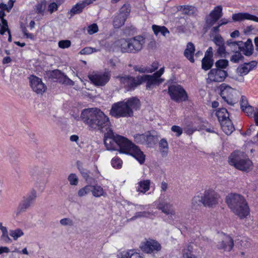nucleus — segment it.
Instances as JSON below:
<instances>
[{
    "mask_svg": "<svg viewBox=\"0 0 258 258\" xmlns=\"http://www.w3.org/2000/svg\"><path fill=\"white\" fill-rule=\"evenodd\" d=\"M139 99L136 97L128 98L126 101H119L112 104L110 114L115 118L127 117L133 115V109L140 108Z\"/></svg>",
    "mask_w": 258,
    "mask_h": 258,
    "instance_id": "obj_3",
    "label": "nucleus"
},
{
    "mask_svg": "<svg viewBox=\"0 0 258 258\" xmlns=\"http://www.w3.org/2000/svg\"><path fill=\"white\" fill-rule=\"evenodd\" d=\"M217 53L220 56H224L226 54V49L224 45L219 46Z\"/></svg>",
    "mask_w": 258,
    "mask_h": 258,
    "instance_id": "obj_59",
    "label": "nucleus"
},
{
    "mask_svg": "<svg viewBox=\"0 0 258 258\" xmlns=\"http://www.w3.org/2000/svg\"><path fill=\"white\" fill-rule=\"evenodd\" d=\"M126 20V16H123L122 14H118L113 19V24L115 28H118L123 26Z\"/></svg>",
    "mask_w": 258,
    "mask_h": 258,
    "instance_id": "obj_31",
    "label": "nucleus"
},
{
    "mask_svg": "<svg viewBox=\"0 0 258 258\" xmlns=\"http://www.w3.org/2000/svg\"><path fill=\"white\" fill-rule=\"evenodd\" d=\"M219 195L214 190H206L203 195V204L205 207H212L217 204Z\"/></svg>",
    "mask_w": 258,
    "mask_h": 258,
    "instance_id": "obj_15",
    "label": "nucleus"
},
{
    "mask_svg": "<svg viewBox=\"0 0 258 258\" xmlns=\"http://www.w3.org/2000/svg\"><path fill=\"white\" fill-rule=\"evenodd\" d=\"M228 60L225 59H219L215 62V66L216 67V69H221L223 70L228 66Z\"/></svg>",
    "mask_w": 258,
    "mask_h": 258,
    "instance_id": "obj_39",
    "label": "nucleus"
},
{
    "mask_svg": "<svg viewBox=\"0 0 258 258\" xmlns=\"http://www.w3.org/2000/svg\"><path fill=\"white\" fill-rule=\"evenodd\" d=\"M220 95L222 99L227 103V104L233 105L235 104L236 100L234 99V94L235 93V90L223 83L220 86Z\"/></svg>",
    "mask_w": 258,
    "mask_h": 258,
    "instance_id": "obj_13",
    "label": "nucleus"
},
{
    "mask_svg": "<svg viewBox=\"0 0 258 258\" xmlns=\"http://www.w3.org/2000/svg\"><path fill=\"white\" fill-rule=\"evenodd\" d=\"M121 255V258H143L135 249L123 251Z\"/></svg>",
    "mask_w": 258,
    "mask_h": 258,
    "instance_id": "obj_29",
    "label": "nucleus"
},
{
    "mask_svg": "<svg viewBox=\"0 0 258 258\" xmlns=\"http://www.w3.org/2000/svg\"><path fill=\"white\" fill-rule=\"evenodd\" d=\"M159 150L162 157H165L167 156L169 152V145L166 139L162 138L159 142Z\"/></svg>",
    "mask_w": 258,
    "mask_h": 258,
    "instance_id": "obj_24",
    "label": "nucleus"
},
{
    "mask_svg": "<svg viewBox=\"0 0 258 258\" xmlns=\"http://www.w3.org/2000/svg\"><path fill=\"white\" fill-rule=\"evenodd\" d=\"M222 131L227 135H230L234 130V127L230 119L220 122Z\"/></svg>",
    "mask_w": 258,
    "mask_h": 258,
    "instance_id": "obj_25",
    "label": "nucleus"
},
{
    "mask_svg": "<svg viewBox=\"0 0 258 258\" xmlns=\"http://www.w3.org/2000/svg\"><path fill=\"white\" fill-rule=\"evenodd\" d=\"M240 103L242 110H244L247 106H249L247 98L244 96H241Z\"/></svg>",
    "mask_w": 258,
    "mask_h": 258,
    "instance_id": "obj_56",
    "label": "nucleus"
},
{
    "mask_svg": "<svg viewBox=\"0 0 258 258\" xmlns=\"http://www.w3.org/2000/svg\"><path fill=\"white\" fill-rule=\"evenodd\" d=\"M171 130L175 134V136L177 137H180L183 133L182 128L178 125H173L171 128Z\"/></svg>",
    "mask_w": 258,
    "mask_h": 258,
    "instance_id": "obj_51",
    "label": "nucleus"
},
{
    "mask_svg": "<svg viewBox=\"0 0 258 258\" xmlns=\"http://www.w3.org/2000/svg\"><path fill=\"white\" fill-rule=\"evenodd\" d=\"M24 235L23 231L19 228L10 230V235L13 237L14 240H17L19 237Z\"/></svg>",
    "mask_w": 258,
    "mask_h": 258,
    "instance_id": "obj_37",
    "label": "nucleus"
},
{
    "mask_svg": "<svg viewBox=\"0 0 258 258\" xmlns=\"http://www.w3.org/2000/svg\"><path fill=\"white\" fill-rule=\"evenodd\" d=\"M252 117L254 118V120L256 125H258V109L255 108V113L252 116Z\"/></svg>",
    "mask_w": 258,
    "mask_h": 258,
    "instance_id": "obj_64",
    "label": "nucleus"
},
{
    "mask_svg": "<svg viewBox=\"0 0 258 258\" xmlns=\"http://www.w3.org/2000/svg\"><path fill=\"white\" fill-rule=\"evenodd\" d=\"M164 72V67H162L152 75H146L141 76L142 84L146 82L147 89H150L154 85H160L164 81V79L160 78V77Z\"/></svg>",
    "mask_w": 258,
    "mask_h": 258,
    "instance_id": "obj_8",
    "label": "nucleus"
},
{
    "mask_svg": "<svg viewBox=\"0 0 258 258\" xmlns=\"http://www.w3.org/2000/svg\"><path fill=\"white\" fill-rule=\"evenodd\" d=\"M168 93L171 100L176 102H182L188 100L185 90L179 85H171L168 87Z\"/></svg>",
    "mask_w": 258,
    "mask_h": 258,
    "instance_id": "obj_7",
    "label": "nucleus"
},
{
    "mask_svg": "<svg viewBox=\"0 0 258 258\" xmlns=\"http://www.w3.org/2000/svg\"><path fill=\"white\" fill-rule=\"evenodd\" d=\"M228 207L240 219L246 218L249 214V208L245 199L236 194H229L226 199Z\"/></svg>",
    "mask_w": 258,
    "mask_h": 258,
    "instance_id": "obj_4",
    "label": "nucleus"
},
{
    "mask_svg": "<svg viewBox=\"0 0 258 258\" xmlns=\"http://www.w3.org/2000/svg\"><path fill=\"white\" fill-rule=\"evenodd\" d=\"M244 56L241 54L240 51H235V53L230 57V61L233 63H238L242 61Z\"/></svg>",
    "mask_w": 258,
    "mask_h": 258,
    "instance_id": "obj_36",
    "label": "nucleus"
},
{
    "mask_svg": "<svg viewBox=\"0 0 258 258\" xmlns=\"http://www.w3.org/2000/svg\"><path fill=\"white\" fill-rule=\"evenodd\" d=\"M71 42L69 40H60L58 43L59 47L62 49L68 48L71 46Z\"/></svg>",
    "mask_w": 258,
    "mask_h": 258,
    "instance_id": "obj_49",
    "label": "nucleus"
},
{
    "mask_svg": "<svg viewBox=\"0 0 258 258\" xmlns=\"http://www.w3.org/2000/svg\"><path fill=\"white\" fill-rule=\"evenodd\" d=\"M213 59L203 58L202 60V68L205 71L210 69L213 66Z\"/></svg>",
    "mask_w": 258,
    "mask_h": 258,
    "instance_id": "obj_34",
    "label": "nucleus"
},
{
    "mask_svg": "<svg viewBox=\"0 0 258 258\" xmlns=\"http://www.w3.org/2000/svg\"><path fill=\"white\" fill-rule=\"evenodd\" d=\"M91 185H87L84 187L80 188L78 191V196L79 197L86 196L90 192H91Z\"/></svg>",
    "mask_w": 258,
    "mask_h": 258,
    "instance_id": "obj_38",
    "label": "nucleus"
},
{
    "mask_svg": "<svg viewBox=\"0 0 258 258\" xmlns=\"http://www.w3.org/2000/svg\"><path fill=\"white\" fill-rule=\"evenodd\" d=\"M143 251L146 253H154L160 251L161 249L160 244L154 240H147L142 247Z\"/></svg>",
    "mask_w": 258,
    "mask_h": 258,
    "instance_id": "obj_18",
    "label": "nucleus"
},
{
    "mask_svg": "<svg viewBox=\"0 0 258 258\" xmlns=\"http://www.w3.org/2000/svg\"><path fill=\"white\" fill-rule=\"evenodd\" d=\"M239 51L242 52L243 54L247 56L251 55L253 52L252 41L248 39L245 43L243 42V45H241Z\"/></svg>",
    "mask_w": 258,
    "mask_h": 258,
    "instance_id": "obj_21",
    "label": "nucleus"
},
{
    "mask_svg": "<svg viewBox=\"0 0 258 258\" xmlns=\"http://www.w3.org/2000/svg\"><path fill=\"white\" fill-rule=\"evenodd\" d=\"M80 118L92 130H102L110 124L109 117L100 109L89 108L82 110Z\"/></svg>",
    "mask_w": 258,
    "mask_h": 258,
    "instance_id": "obj_2",
    "label": "nucleus"
},
{
    "mask_svg": "<svg viewBox=\"0 0 258 258\" xmlns=\"http://www.w3.org/2000/svg\"><path fill=\"white\" fill-rule=\"evenodd\" d=\"M234 21H241L244 20H252L258 22V17L247 13H239L232 15Z\"/></svg>",
    "mask_w": 258,
    "mask_h": 258,
    "instance_id": "obj_20",
    "label": "nucleus"
},
{
    "mask_svg": "<svg viewBox=\"0 0 258 258\" xmlns=\"http://www.w3.org/2000/svg\"><path fill=\"white\" fill-rule=\"evenodd\" d=\"M196 128H194L191 126H187L184 129V132L188 135H192L196 131Z\"/></svg>",
    "mask_w": 258,
    "mask_h": 258,
    "instance_id": "obj_63",
    "label": "nucleus"
},
{
    "mask_svg": "<svg viewBox=\"0 0 258 258\" xmlns=\"http://www.w3.org/2000/svg\"><path fill=\"white\" fill-rule=\"evenodd\" d=\"M213 54V48L211 47H209L206 51L204 58L212 59Z\"/></svg>",
    "mask_w": 258,
    "mask_h": 258,
    "instance_id": "obj_60",
    "label": "nucleus"
},
{
    "mask_svg": "<svg viewBox=\"0 0 258 258\" xmlns=\"http://www.w3.org/2000/svg\"><path fill=\"white\" fill-rule=\"evenodd\" d=\"M131 12V7L130 5H123L120 9V13L119 14H122L123 16H126L127 19L130 13Z\"/></svg>",
    "mask_w": 258,
    "mask_h": 258,
    "instance_id": "obj_45",
    "label": "nucleus"
},
{
    "mask_svg": "<svg viewBox=\"0 0 258 258\" xmlns=\"http://www.w3.org/2000/svg\"><path fill=\"white\" fill-rule=\"evenodd\" d=\"M150 183L151 181L149 179L141 181L138 183L137 190L143 193H145L149 189Z\"/></svg>",
    "mask_w": 258,
    "mask_h": 258,
    "instance_id": "obj_30",
    "label": "nucleus"
},
{
    "mask_svg": "<svg viewBox=\"0 0 258 258\" xmlns=\"http://www.w3.org/2000/svg\"><path fill=\"white\" fill-rule=\"evenodd\" d=\"M229 163L236 168L247 171L252 166V162L247 157L240 154L239 152H234L229 157Z\"/></svg>",
    "mask_w": 258,
    "mask_h": 258,
    "instance_id": "obj_6",
    "label": "nucleus"
},
{
    "mask_svg": "<svg viewBox=\"0 0 258 258\" xmlns=\"http://www.w3.org/2000/svg\"><path fill=\"white\" fill-rule=\"evenodd\" d=\"M146 134H136L134 136V141L138 144H145Z\"/></svg>",
    "mask_w": 258,
    "mask_h": 258,
    "instance_id": "obj_42",
    "label": "nucleus"
},
{
    "mask_svg": "<svg viewBox=\"0 0 258 258\" xmlns=\"http://www.w3.org/2000/svg\"><path fill=\"white\" fill-rule=\"evenodd\" d=\"M79 170L80 171L82 176L83 178L86 180H88V179L89 178V171H88L86 169H85L83 168H79Z\"/></svg>",
    "mask_w": 258,
    "mask_h": 258,
    "instance_id": "obj_58",
    "label": "nucleus"
},
{
    "mask_svg": "<svg viewBox=\"0 0 258 258\" xmlns=\"http://www.w3.org/2000/svg\"><path fill=\"white\" fill-rule=\"evenodd\" d=\"M104 144L108 150H117L120 153L130 155L141 164L145 162L146 155L140 147L123 136L111 133L105 139Z\"/></svg>",
    "mask_w": 258,
    "mask_h": 258,
    "instance_id": "obj_1",
    "label": "nucleus"
},
{
    "mask_svg": "<svg viewBox=\"0 0 258 258\" xmlns=\"http://www.w3.org/2000/svg\"><path fill=\"white\" fill-rule=\"evenodd\" d=\"M36 198V191L33 189L29 193L19 204L16 210V215H18L21 212H24L34 202Z\"/></svg>",
    "mask_w": 258,
    "mask_h": 258,
    "instance_id": "obj_14",
    "label": "nucleus"
},
{
    "mask_svg": "<svg viewBox=\"0 0 258 258\" xmlns=\"http://www.w3.org/2000/svg\"><path fill=\"white\" fill-rule=\"evenodd\" d=\"M141 78V76H138L136 78L130 76H118L117 77L120 84L127 91L134 90L138 86L142 84Z\"/></svg>",
    "mask_w": 258,
    "mask_h": 258,
    "instance_id": "obj_9",
    "label": "nucleus"
},
{
    "mask_svg": "<svg viewBox=\"0 0 258 258\" xmlns=\"http://www.w3.org/2000/svg\"><path fill=\"white\" fill-rule=\"evenodd\" d=\"M60 223L63 226H72L74 225L73 220L69 218H63L60 220Z\"/></svg>",
    "mask_w": 258,
    "mask_h": 258,
    "instance_id": "obj_53",
    "label": "nucleus"
},
{
    "mask_svg": "<svg viewBox=\"0 0 258 258\" xmlns=\"http://www.w3.org/2000/svg\"><path fill=\"white\" fill-rule=\"evenodd\" d=\"M88 5L86 3L85 0L76 4L70 10L71 15L81 13L83 9Z\"/></svg>",
    "mask_w": 258,
    "mask_h": 258,
    "instance_id": "obj_27",
    "label": "nucleus"
},
{
    "mask_svg": "<svg viewBox=\"0 0 258 258\" xmlns=\"http://www.w3.org/2000/svg\"><path fill=\"white\" fill-rule=\"evenodd\" d=\"M145 42V38L138 35L129 39L118 40L115 42V44L120 48L123 53H135L142 49Z\"/></svg>",
    "mask_w": 258,
    "mask_h": 258,
    "instance_id": "obj_5",
    "label": "nucleus"
},
{
    "mask_svg": "<svg viewBox=\"0 0 258 258\" xmlns=\"http://www.w3.org/2000/svg\"><path fill=\"white\" fill-rule=\"evenodd\" d=\"M98 51V50L96 49L95 48H93L91 47H86L80 51V53L83 55H88L94 52H97Z\"/></svg>",
    "mask_w": 258,
    "mask_h": 258,
    "instance_id": "obj_47",
    "label": "nucleus"
},
{
    "mask_svg": "<svg viewBox=\"0 0 258 258\" xmlns=\"http://www.w3.org/2000/svg\"><path fill=\"white\" fill-rule=\"evenodd\" d=\"M98 31V27L96 24L94 23L89 25L87 28L88 33L92 35Z\"/></svg>",
    "mask_w": 258,
    "mask_h": 258,
    "instance_id": "obj_50",
    "label": "nucleus"
},
{
    "mask_svg": "<svg viewBox=\"0 0 258 258\" xmlns=\"http://www.w3.org/2000/svg\"><path fill=\"white\" fill-rule=\"evenodd\" d=\"M68 180L71 185L76 186L79 183V178L75 173H71L68 177Z\"/></svg>",
    "mask_w": 258,
    "mask_h": 258,
    "instance_id": "obj_43",
    "label": "nucleus"
},
{
    "mask_svg": "<svg viewBox=\"0 0 258 258\" xmlns=\"http://www.w3.org/2000/svg\"><path fill=\"white\" fill-rule=\"evenodd\" d=\"M134 70L136 71L139 72V73H149V67H144L143 66H135L134 67Z\"/></svg>",
    "mask_w": 258,
    "mask_h": 258,
    "instance_id": "obj_57",
    "label": "nucleus"
},
{
    "mask_svg": "<svg viewBox=\"0 0 258 258\" xmlns=\"http://www.w3.org/2000/svg\"><path fill=\"white\" fill-rule=\"evenodd\" d=\"M216 115L218 119L219 122L225 121L227 119H230L229 114L226 108H219L217 110Z\"/></svg>",
    "mask_w": 258,
    "mask_h": 258,
    "instance_id": "obj_28",
    "label": "nucleus"
},
{
    "mask_svg": "<svg viewBox=\"0 0 258 258\" xmlns=\"http://www.w3.org/2000/svg\"><path fill=\"white\" fill-rule=\"evenodd\" d=\"M211 20L210 24L213 25L222 16V8L221 6L216 7L210 13Z\"/></svg>",
    "mask_w": 258,
    "mask_h": 258,
    "instance_id": "obj_23",
    "label": "nucleus"
},
{
    "mask_svg": "<svg viewBox=\"0 0 258 258\" xmlns=\"http://www.w3.org/2000/svg\"><path fill=\"white\" fill-rule=\"evenodd\" d=\"M196 12V9L194 7L192 6H184L183 9V13L184 14L188 15H191L194 14Z\"/></svg>",
    "mask_w": 258,
    "mask_h": 258,
    "instance_id": "obj_48",
    "label": "nucleus"
},
{
    "mask_svg": "<svg viewBox=\"0 0 258 258\" xmlns=\"http://www.w3.org/2000/svg\"><path fill=\"white\" fill-rule=\"evenodd\" d=\"M242 111H244L247 116L252 117V116L255 113V109L249 105L245 108Z\"/></svg>",
    "mask_w": 258,
    "mask_h": 258,
    "instance_id": "obj_52",
    "label": "nucleus"
},
{
    "mask_svg": "<svg viewBox=\"0 0 258 258\" xmlns=\"http://www.w3.org/2000/svg\"><path fill=\"white\" fill-rule=\"evenodd\" d=\"M159 67V63L157 61L153 62L151 64V68H149V73H152L157 70Z\"/></svg>",
    "mask_w": 258,
    "mask_h": 258,
    "instance_id": "obj_62",
    "label": "nucleus"
},
{
    "mask_svg": "<svg viewBox=\"0 0 258 258\" xmlns=\"http://www.w3.org/2000/svg\"><path fill=\"white\" fill-rule=\"evenodd\" d=\"M155 205L157 209L168 216L170 220H172L173 217L175 216V211L173 208V204L171 202H167L160 197L157 201H155Z\"/></svg>",
    "mask_w": 258,
    "mask_h": 258,
    "instance_id": "obj_10",
    "label": "nucleus"
},
{
    "mask_svg": "<svg viewBox=\"0 0 258 258\" xmlns=\"http://www.w3.org/2000/svg\"><path fill=\"white\" fill-rule=\"evenodd\" d=\"M191 204L192 207L194 208H197L201 204H203V196L201 197L199 196L194 197L192 200Z\"/></svg>",
    "mask_w": 258,
    "mask_h": 258,
    "instance_id": "obj_46",
    "label": "nucleus"
},
{
    "mask_svg": "<svg viewBox=\"0 0 258 258\" xmlns=\"http://www.w3.org/2000/svg\"><path fill=\"white\" fill-rule=\"evenodd\" d=\"M152 29L156 35H158L159 33L163 36H166L167 34L169 33L168 29L165 26H160L156 25L152 26Z\"/></svg>",
    "mask_w": 258,
    "mask_h": 258,
    "instance_id": "obj_33",
    "label": "nucleus"
},
{
    "mask_svg": "<svg viewBox=\"0 0 258 258\" xmlns=\"http://www.w3.org/2000/svg\"><path fill=\"white\" fill-rule=\"evenodd\" d=\"M153 216V214L148 211L139 212L135 214L134 216L132 218V219L135 220L141 218H151Z\"/></svg>",
    "mask_w": 258,
    "mask_h": 258,
    "instance_id": "obj_35",
    "label": "nucleus"
},
{
    "mask_svg": "<svg viewBox=\"0 0 258 258\" xmlns=\"http://www.w3.org/2000/svg\"><path fill=\"white\" fill-rule=\"evenodd\" d=\"M227 45L230 47L232 51L235 52L240 50L241 45H243V42L241 41H234L230 39L227 41Z\"/></svg>",
    "mask_w": 258,
    "mask_h": 258,
    "instance_id": "obj_32",
    "label": "nucleus"
},
{
    "mask_svg": "<svg viewBox=\"0 0 258 258\" xmlns=\"http://www.w3.org/2000/svg\"><path fill=\"white\" fill-rule=\"evenodd\" d=\"M195 51V47L192 42H188L186 45V48L184 51V56L191 62L195 61L194 55Z\"/></svg>",
    "mask_w": 258,
    "mask_h": 258,
    "instance_id": "obj_22",
    "label": "nucleus"
},
{
    "mask_svg": "<svg viewBox=\"0 0 258 258\" xmlns=\"http://www.w3.org/2000/svg\"><path fill=\"white\" fill-rule=\"evenodd\" d=\"M227 76L228 73L225 70L216 68L212 69L208 74L206 82L209 84L221 83L223 82Z\"/></svg>",
    "mask_w": 258,
    "mask_h": 258,
    "instance_id": "obj_11",
    "label": "nucleus"
},
{
    "mask_svg": "<svg viewBox=\"0 0 258 258\" xmlns=\"http://www.w3.org/2000/svg\"><path fill=\"white\" fill-rule=\"evenodd\" d=\"M30 86L35 92L37 94H42L46 90V87L42 83L41 79L37 77L32 76L30 78Z\"/></svg>",
    "mask_w": 258,
    "mask_h": 258,
    "instance_id": "obj_16",
    "label": "nucleus"
},
{
    "mask_svg": "<svg viewBox=\"0 0 258 258\" xmlns=\"http://www.w3.org/2000/svg\"><path fill=\"white\" fill-rule=\"evenodd\" d=\"M111 164L113 168L120 169L122 167V161L120 158L116 156L112 159Z\"/></svg>",
    "mask_w": 258,
    "mask_h": 258,
    "instance_id": "obj_41",
    "label": "nucleus"
},
{
    "mask_svg": "<svg viewBox=\"0 0 258 258\" xmlns=\"http://www.w3.org/2000/svg\"><path fill=\"white\" fill-rule=\"evenodd\" d=\"M45 9V6L43 3L37 4L35 7V12L41 16L44 15V11Z\"/></svg>",
    "mask_w": 258,
    "mask_h": 258,
    "instance_id": "obj_44",
    "label": "nucleus"
},
{
    "mask_svg": "<svg viewBox=\"0 0 258 258\" xmlns=\"http://www.w3.org/2000/svg\"><path fill=\"white\" fill-rule=\"evenodd\" d=\"M157 140V138L156 136L151 135L149 133H146L145 144L151 146L156 143Z\"/></svg>",
    "mask_w": 258,
    "mask_h": 258,
    "instance_id": "obj_40",
    "label": "nucleus"
},
{
    "mask_svg": "<svg viewBox=\"0 0 258 258\" xmlns=\"http://www.w3.org/2000/svg\"><path fill=\"white\" fill-rule=\"evenodd\" d=\"M90 80L98 86H104L110 80L111 75L110 72L104 73L93 72L89 75Z\"/></svg>",
    "mask_w": 258,
    "mask_h": 258,
    "instance_id": "obj_12",
    "label": "nucleus"
},
{
    "mask_svg": "<svg viewBox=\"0 0 258 258\" xmlns=\"http://www.w3.org/2000/svg\"><path fill=\"white\" fill-rule=\"evenodd\" d=\"M91 192L92 195L96 198H99L100 197H105L106 196V192L102 186L96 184L95 185H91Z\"/></svg>",
    "mask_w": 258,
    "mask_h": 258,
    "instance_id": "obj_26",
    "label": "nucleus"
},
{
    "mask_svg": "<svg viewBox=\"0 0 258 258\" xmlns=\"http://www.w3.org/2000/svg\"><path fill=\"white\" fill-rule=\"evenodd\" d=\"M234 246V241L233 239L229 235H224L222 238L219 241L217 247L219 249L223 250L225 251H231Z\"/></svg>",
    "mask_w": 258,
    "mask_h": 258,
    "instance_id": "obj_17",
    "label": "nucleus"
},
{
    "mask_svg": "<svg viewBox=\"0 0 258 258\" xmlns=\"http://www.w3.org/2000/svg\"><path fill=\"white\" fill-rule=\"evenodd\" d=\"M256 65L257 62L256 61H251L249 62L244 63L237 68V71L241 76L246 75L250 71L253 70Z\"/></svg>",
    "mask_w": 258,
    "mask_h": 258,
    "instance_id": "obj_19",
    "label": "nucleus"
},
{
    "mask_svg": "<svg viewBox=\"0 0 258 258\" xmlns=\"http://www.w3.org/2000/svg\"><path fill=\"white\" fill-rule=\"evenodd\" d=\"M2 23V25L0 29V34L1 35H4L6 31H8V32L9 33V31H10V30L8 28V25L7 21H4L3 23Z\"/></svg>",
    "mask_w": 258,
    "mask_h": 258,
    "instance_id": "obj_55",
    "label": "nucleus"
},
{
    "mask_svg": "<svg viewBox=\"0 0 258 258\" xmlns=\"http://www.w3.org/2000/svg\"><path fill=\"white\" fill-rule=\"evenodd\" d=\"M214 42L217 46H221L224 44V40L223 38L219 35H217L214 38Z\"/></svg>",
    "mask_w": 258,
    "mask_h": 258,
    "instance_id": "obj_54",
    "label": "nucleus"
},
{
    "mask_svg": "<svg viewBox=\"0 0 258 258\" xmlns=\"http://www.w3.org/2000/svg\"><path fill=\"white\" fill-rule=\"evenodd\" d=\"M58 6L55 3H52L48 6V11L52 14L54 11L57 10Z\"/></svg>",
    "mask_w": 258,
    "mask_h": 258,
    "instance_id": "obj_61",
    "label": "nucleus"
}]
</instances>
